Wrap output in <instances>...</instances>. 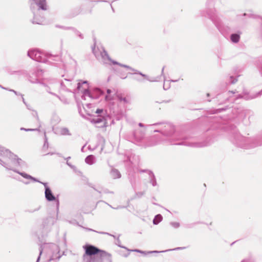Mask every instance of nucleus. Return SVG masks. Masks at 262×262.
<instances>
[{"label": "nucleus", "mask_w": 262, "mask_h": 262, "mask_svg": "<svg viewBox=\"0 0 262 262\" xmlns=\"http://www.w3.org/2000/svg\"><path fill=\"white\" fill-rule=\"evenodd\" d=\"M0 164L7 170H12L21 176L26 179L38 182L37 180L31 176L24 172L16 170L17 167H23L25 166V162L17 156L13 154L10 151L0 145Z\"/></svg>", "instance_id": "obj_1"}, {"label": "nucleus", "mask_w": 262, "mask_h": 262, "mask_svg": "<svg viewBox=\"0 0 262 262\" xmlns=\"http://www.w3.org/2000/svg\"><path fill=\"white\" fill-rule=\"evenodd\" d=\"M61 89L62 90H66L70 92H73L77 90L79 92H81L82 94L81 98L84 101L86 99L92 100L96 98L97 97L102 95V92L99 89H95L94 90V92L96 93L97 96H94L88 90V84L86 81H83L82 83L80 82L77 83L76 82H72L71 80L65 78L63 81H62L60 84Z\"/></svg>", "instance_id": "obj_2"}, {"label": "nucleus", "mask_w": 262, "mask_h": 262, "mask_svg": "<svg viewBox=\"0 0 262 262\" xmlns=\"http://www.w3.org/2000/svg\"><path fill=\"white\" fill-rule=\"evenodd\" d=\"M83 248L85 250L83 255V262H102L105 258L108 262H113L110 254L93 245H85Z\"/></svg>", "instance_id": "obj_3"}, {"label": "nucleus", "mask_w": 262, "mask_h": 262, "mask_svg": "<svg viewBox=\"0 0 262 262\" xmlns=\"http://www.w3.org/2000/svg\"><path fill=\"white\" fill-rule=\"evenodd\" d=\"M93 51L95 56L104 64H111V63H113V64H117L120 67L125 68L127 69L130 70L132 71L135 72V74H139L141 75L142 76L146 78L149 81L153 82L158 81L157 80L149 79L146 75L143 74L142 73L136 70L135 69L132 68L129 66L125 64H122L117 61L112 60L109 57L106 52L103 49H101L99 51H97L95 49H94L93 50Z\"/></svg>", "instance_id": "obj_4"}, {"label": "nucleus", "mask_w": 262, "mask_h": 262, "mask_svg": "<svg viewBox=\"0 0 262 262\" xmlns=\"http://www.w3.org/2000/svg\"><path fill=\"white\" fill-rule=\"evenodd\" d=\"M59 251V248L57 245L53 243H45L40 246L39 254L36 262L39 261L41 255L43 252H45L50 257L48 262L57 260L60 257Z\"/></svg>", "instance_id": "obj_5"}, {"label": "nucleus", "mask_w": 262, "mask_h": 262, "mask_svg": "<svg viewBox=\"0 0 262 262\" xmlns=\"http://www.w3.org/2000/svg\"><path fill=\"white\" fill-rule=\"evenodd\" d=\"M28 55L31 58L39 62H51L53 57L51 55L46 56L44 53L37 49H31L28 52Z\"/></svg>", "instance_id": "obj_6"}, {"label": "nucleus", "mask_w": 262, "mask_h": 262, "mask_svg": "<svg viewBox=\"0 0 262 262\" xmlns=\"http://www.w3.org/2000/svg\"><path fill=\"white\" fill-rule=\"evenodd\" d=\"M146 129H136L133 133L134 139L136 144H140L144 138Z\"/></svg>", "instance_id": "obj_7"}, {"label": "nucleus", "mask_w": 262, "mask_h": 262, "mask_svg": "<svg viewBox=\"0 0 262 262\" xmlns=\"http://www.w3.org/2000/svg\"><path fill=\"white\" fill-rule=\"evenodd\" d=\"M91 122L94 124L97 127H104L107 126L106 118L98 116L91 119Z\"/></svg>", "instance_id": "obj_8"}, {"label": "nucleus", "mask_w": 262, "mask_h": 262, "mask_svg": "<svg viewBox=\"0 0 262 262\" xmlns=\"http://www.w3.org/2000/svg\"><path fill=\"white\" fill-rule=\"evenodd\" d=\"M37 181H38L37 182H39V183H41L43 185V186L45 187V195L46 199L49 202L55 201L56 198L53 195L50 187L48 186V183L41 182L39 181L38 180H37Z\"/></svg>", "instance_id": "obj_9"}, {"label": "nucleus", "mask_w": 262, "mask_h": 262, "mask_svg": "<svg viewBox=\"0 0 262 262\" xmlns=\"http://www.w3.org/2000/svg\"><path fill=\"white\" fill-rule=\"evenodd\" d=\"M165 129L162 132V134L167 137L171 136L174 133V127L170 124H167L164 126Z\"/></svg>", "instance_id": "obj_10"}, {"label": "nucleus", "mask_w": 262, "mask_h": 262, "mask_svg": "<svg viewBox=\"0 0 262 262\" xmlns=\"http://www.w3.org/2000/svg\"><path fill=\"white\" fill-rule=\"evenodd\" d=\"M106 95L105 96V99L107 101H112L114 100L117 97V95L115 90L107 89L106 91Z\"/></svg>", "instance_id": "obj_11"}, {"label": "nucleus", "mask_w": 262, "mask_h": 262, "mask_svg": "<svg viewBox=\"0 0 262 262\" xmlns=\"http://www.w3.org/2000/svg\"><path fill=\"white\" fill-rule=\"evenodd\" d=\"M160 143V141L156 137H152L148 139L147 142L144 145V146H152L156 145Z\"/></svg>", "instance_id": "obj_12"}, {"label": "nucleus", "mask_w": 262, "mask_h": 262, "mask_svg": "<svg viewBox=\"0 0 262 262\" xmlns=\"http://www.w3.org/2000/svg\"><path fill=\"white\" fill-rule=\"evenodd\" d=\"M54 132L60 135H70V133L69 129L66 127H59L54 130Z\"/></svg>", "instance_id": "obj_13"}, {"label": "nucleus", "mask_w": 262, "mask_h": 262, "mask_svg": "<svg viewBox=\"0 0 262 262\" xmlns=\"http://www.w3.org/2000/svg\"><path fill=\"white\" fill-rule=\"evenodd\" d=\"M118 99L120 102H122L123 104H128L130 103L131 99L129 96H124L122 95H117Z\"/></svg>", "instance_id": "obj_14"}, {"label": "nucleus", "mask_w": 262, "mask_h": 262, "mask_svg": "<svg viewBox=\"0 0 262 262\" xmlns=\"http://www.w3.org/2000/svg\"><path fill=\"white\" fill-rule=\"evenodd\" d=\"M35 4L38 6L39 9L42 10H46L47 6L46 4V0H34Z\"/></svg>", "instance_id": "obj_15"}, {"label": "nucleus", "mask_w": 262, "mask_h": 262, "mask_svg": "<svg viewBox=\"0 0 262 262\" xmlns=\"http://www.w3.org/2000/svg\"><path fill=\"white\" fill-rule=\"evenodd\" d=\"M82 105H83V107L84 110H85L86 112H87L88 114L90 115L91 113H92L94 111L93 110H86V107L88 109H90L92 107V104L91 103H86L85 102H82Z\"/></svg>", "instance_id": "obj_16"}, {"label": "nucleus", "mask_w": 262, "mask_h": 262, "mask_svg": "<svg viewBox=\"0 0 262 262\" xmlns=\"http://www.w3.org/2000/svg\"><path fill=\"white\" fill-rule=\"evenodd\" d=\"M85 162L89 165H92L96 162V158L93 155H89L85 158Z\"/></svg>", "instance_id": "obj_17"}, {"label": "nucleus", "mask_w": 262, "mask_h": 262, "mask_svg": "<svg viewBox=\"0 0 262 262\" xmlns=\"http://www.w3.org/2000/svg\"><path fill=\"white\" fill-rule=\"evenodd\" d=\"M111 176L113 179H118L121 177L120 172L116 169H112L111 171Z\"/></svg>", "instance_id": "obj_18"}, {"label": "nucleus", "mask_w": 262, "mask_h": 262, "mask_svg": "<svg viewBox=\"0 0 262 262\" xmlns=\"http://www.w3.org/2000/svg\"><path fill=\"white\" fill-rule=\"evenodd\" d=\"M59 83H54V84H50V85L48 86V89H47V91L51 93V94H53V93L52 92H51V90L52 91H55L56 90L57 88H58L59 87Z\"/></svg>", "instance_id": "obj_19"}, {"label": "nucleus", "mask_w": 262, "mask_h": 262, "mask_svg": "<svg viewBox=\"0 0 262 262\" xmlns=\"http://www.w3.org/2000/svg\"><path fill=\"white\" fill-rule=\"evenodd\" d=\"M43 18L42 17H37V16L35 15L33 19L32 23L33 24H43Z\"/></svg>", "instance_id": "obj_20"}, {"label": "nucleus", "mask_w": 262, "mask_h": 262, "mask_svg": "<svg viewBox=\"0 0 262 262\" xmlns=\"http://www.w3.org/2000/svg\"><path fill=\"white\" fill-rule=\"evenodd\" d=\"M240 38V36L237 34H233L231 35V40L232 42L236 43L238 42Z\"/></svg>", "instance_id": "obj_21"}, {"label": "nucleus", "mask_w": 262, "mask_h": 262, "mask_svg": "<svg viewBox=\"0 0 262 262\" xmlns=\"http://www.w3.org/2000/svg\"><path fill=\"white\" fill-rule=\"evenodd\" d=\"M164 68H165V67H163L162 69V71H161V75L163 76L164 78V84H163V88L164 90H167L169 89V85L167 83V82L168 81H166L165 79V75L164 74Z\"/></svg>", "instance_id": "obj_22"}, {"label": "nucleus", "mask_w": 262, "mask_h": 262, "mask_svg": "<svg viewBox=\"0 0 262 262\" xmlns=\"http://www.w3.org/2000/svg\"><path fill=\"white\" fill-rule=\"evenodd\" d=\"M162 220V216L161 214H158L157 215L154 220H153V223L155 225H157L159 224Z\"/></svg>", "instance_id": "obj_23"}, {"label": "nucleus", "mask_w": 262, "mask_h": 262, "mask_svg": "<svg viewBox=\"0 0 262 262\" xmlns=\"http://www.w3.org/2000/svg\"><path fill=\"white\" fill-rule=\"evenodd\" d=\"M170 225L174 228H178L180 226V224L178 222H171Z\"/></svg>", "instance_id": "obj_24"}, {"label": "nucleus", "mask_w": 262, "mask_h": 262, "mask_svg": "<svg viewBox=\"0 0 262 262\" xmlns=\"http://www.w3.org/2000/svg\"><path fill=\"white\" fill-rule=\"evenodd\" d=\"M230 79L231 80L230 81V83H234L235 82H236L237 81V79L236 78H234V77L233 76H230Z\"/></svg>", "instance_id": "obj_25"}, {"label": "nucleus", "mask_w": 262, "mask_h": 262, "mask_svg": "<svg viewBox=\"0 0 262 262\" xmlns=\"http://www.w3.org/2000/svg\"><path fill=\"white\" fill-rule=\"evenodd\" d=\"M51 220V218H47L46 220H45L43 222V225L45 226L47 224H48L49 222H50Z\"/></svg>", "instance_id": "obj_26"}, {"label": "nucleus", "mask_w": 262, "mask_h": 262, "mask_svg": "<svg viewBox=\"0 0 262 262\" xmlns=\"http://www.w3.org/2000/svg\"><path fill=\"white\" fill-rule=\"evenodd\" d=\"M186 145L190 146H192V147H199V146H200L199 144H198V143H194L186 144Z\"/></svg>", "instance_id": "obj_27"}, {"label": "nucleus", "mask_w": 262, "mask_h": 262, "mask_svg": "<svg viewBox=\"0 0 262 262\" xmlns=\"http://www.w3.org/2000/svg\"><path fill=\"white\" fill-rule=\"evenodd\" d=\"M20 130L25 131H34L37 130V129L25 128L24 127H21L20 128Z\"/></svg>", "instance_id": "obj_28"}, {"label": "nucleus", "mask_w": 262, "mask_h": 262, "mask_svg": "<svg viewBox=\"0 0 262 262\" xmlns=\"http://www.w3.org/2000/svg\"><path fill=\"white\" fill-rule=\"evenodd\" d=\"M103 112L102 109H97L96 111L95 112L96 113L99 114Z\"/></svg>", "instance_id": "obj_29"}, {"label": "nucleus", "mask_w": 262, "mask_h": 262, "mask_svg": "<svg viewBox=\"0 0 262 262\" xmlns=\"http://www.w3.org/2000/svg\"><path fill=\"white\" fill-rule=\"evenodd\" d=\"M151 182L152 183V186H155L156 185V182L155 181V180H151Z\"/></svg>", "instance_id": "obj_30"}, {"label": "nucleus", "mask_w": 262, "mask_h": 262, "mask_svg": "<svg viewBox=\"0 0 262 262\" xmlns=\"http://www.w3.org/2000/svg\"><path fill=\"white\" fill-rule=\"evenodd\" d=\"M48 145V143H47V138L45 136V144H44V146H45L46 145Z\"/></svg>", "instance_id": "obj_31"}, {"label": "nucleus", "mask_w": 262, "mask_h": 262, "mask_svg": "<svg viewBox=\"0 0 262 262\" xmlns=\"http://www.w3.org/2000/svg\"><path fill=\"white\" fill-rule=\"evenodd\" d=\"M120 77H121V78L124 79L126 77V76L125 75H120Z\"/></svg>", "instance_id": "obj_32"}, {"label": "nucleus", "mask_w": 262, "mask_h": 262, "mask_svg": "<svg viewBox=\"0 0 262 262\" xmlns=\"http://www.w3.org/2000/svg\"><path fill=\"white\" fill-rule=\"evenodd\" d=\"M133 251H136V252H140V253H143V251H140V250H133Z\"/></svg>", "instance_id": "obj_33"}, {"label": "nucleus", "mask_w": 262, "mask_h": 262, "mask_svg": "<svg viewBox=\"0 0 262 262\" xmlns=\"http://www.w3.org/2000/svg\"><path fill=\"white\" fill-rule=\"evenodd\" d=\"M139 126L140 127H144V125L142 123H140L139 124Z\"/></svg>", "instance_id": "obj_34"}, {"label": "nucleus", "mask_w": 262, "mask_h": 262, "mask_svg": "<svg viewBox=\"0 0 262 262\" xmlns=\"http://www.w3.org/2000/svg\"><path fill=\"white\" fill-rule=\"evenodd\" d=\"M242 262H251L250 260L248 259H245L243 260Z\"/></svg>", "instance_id": "obj_35"}, {"label": "nucleus", "mask_w": 262, "mask_h": 262, "mask_svg": "<svg viewBox=\"0 0 262 262\" xmlns=\"http://www.w3.org/2000/svg\"><path fill=\"white\" fill-rule=\"evenodd\" d=\"M183 249H184V247H178V248H177L174 249V250Z\"/></svg>", "instance_id": "obj_36"}, {"label": "nucleus", "mask_w": 262, "mask_h": 262, "mask_svg": "<svg viewBox=\"0 0 262 262\" xmlns=\"http://www.w3.org/2000/svg\"><path fill=\"white\" fill-rule=\"evenodd\" d=\"M67 164H68L69 166H70V167H72V168L73 167V166H72V165H71V164H70V163H69L68 161H67Z\"/></svg>", "instance_id": "obj_37"}, {"label": "nucleus", "mask_w": 262, "mask_h": 262, "mask_svg": "<svg viewBox=\"0 0 262 262\" xmlns=\"http://www.w3.org/2000/svg\"><path fill=\"white\" fill-rule=\"evenodd\" d=\"M67 164H68L69 166H70V167H72V168L73 167V166H72V165H71V164H70V163H69L68 161H67Z\"/></svg>", "instance_id": "obj_38"}, {"label": "nucleus", "mask_w": 262, "mask_h": 262, "mask_svg": "<svg viewBox=\"0 0 262 262\" xmlns=\"http://www.w3.org/2000/svg\"><path fill=\"white\" fill-rule=\"evenodd\" d=\"M10 91H12L13 92H14L15 94H17V92L16 91H15L14 90H10Z\"/></svg>", "instance_id": "obj_39"}, {"label": "nucleus", "mask_w": 262, "mask_h": 262, "mask_svg": "<svg viewBox=\"0 0 262 262\" xmlns=\"http://www.w3.org/2000/svg\"><path fill=\"white\" fill-rule=\"evenodd\" d=\"M56 201H57V206H58V205H59V201L58 200H57Z\"/></svg>", "instance_id": "obj_40"}, {"label": "nucleus", "mask_w": 262, "mask_h": 262, "mask_svg": "<svg viewBox=\"0 0 262 262\" xmlns=\"http://www.w3.org/2000/svg\"><path fill=\"white\" fill-rule=\"evenodd\" d=\"M155 132H160V130H154Z\"/></svg>", "instance_id": "obj_41"}, {"label": "nucleus", "mask_w": 262, "mask_h": 262, "mask_svg": "<svg viewBox=\"0 0 262 262\" xmlns=\"http://www.w3.org/2000/svg\"><path fill=\"white\" fill-rule=\"evenodd\" d=\"M230 93H233V94H235L236 92H233V91H231V92H230Z\"/></svg>", "instance_id": "obj_42"}, {"label": "nucleus", "mask_w": 262, "mask_h": 262, "mask_svg": "<svg viewBox=\"0 0 262 262\" xmlns=\"http://www.w3.org/2000/svg\"><path fill=\"white\" fill-rule=\"evenodd\" d=\"M31 9L33 10V4H31Z\"/></svg>", "instance_id": "obj_43"}, {"label": "nucleus", "mask_w": 262, "mask_h": 262, "mask_svg": "<svg viewBox=\"0 0 262 262\" xmlns=\"http://www.w3.org/2000/svg\"><path fill=\"white\" fill-rule=\"evenodd\" d=\"M100 233H101V234H107V233H105V232H100Z\"/></svg>", "instance_id": "obj_44"}, {"label": "nucleus", "mask_w": 262, "mask_h": 262, "mask_svg": "<svg viewBox=\"0 0 262 262\" xmlns=\"http://www.w3.org/2000/svg\"><path fill=\"white\" fill-rule=\"evenodd\" d=\"M24 183L26 184H29V182H24Z\"/></svg>", "instance_id": "obj_45"}, {"label": "nucleus", "mask_w": 262, "mask_h": 262, "mask_svg": "<svg viewBox=\"0 0 262 262\" xmlns=\"http://www.w3.org/2000/svg\"><path fill=\"white\" fill-rule=\"evenodd\" d=\"M79 36L81 38H82V37L81 36V34H79Z\"/></svg>", "instance_id": "obj_46"}, {"label": "nucleus", "mask_w": 262, "mask_h": 262, "mask_svg": "<svg viewBox=\"0 0 262 262\" xmlns=\"http://www.w3.org/2000/svg\"><path fill=\"white\" fill-rule=\"evenodd\" d=\"M63 102H64V103H66V102H67V100H65V101H64Z\"/></svg>", "instance_id": "obj_47"}, {"label": "nucleus", "mask_w": 262, "mask_h": 262, "mask_svg": "<svg viewBox=\"0 0 262 262\" xmlns=\"http://www.w3.org/2000/svg\"><path fill=\"white\" fill-rule=\"evenodd\" d=\"M83 148H84V146H83V147H82V149H81V150H82Z\"/></svg>", "instance_id": "obj_48"}, {"label": "nucleus", "mask_w": 262, "mask_h": 262, "mask_svg": "<svg viewBox=\"0 0 262 262\" xmlns=\"http://www.w3.org/2000/svg\"><path fill=\"white\" fill-rule=\"evenodd\" d=\"M172 82H173L174 81V80H171ZM175 81H177V80H176Z\"/></svg>", "instance_id": "obj_49"}, {"label": "nucleus", "mask_w": 262, "mask_h": 262, "mask_svg": "<svg viewBox=\"0 0 262 262\" xmlns=\"http://www.w3.org/2000/svg\"><path fill=\"white\" fill-rule=\"evenodd\" d=\"M0 87H1V86L0 85Z\"/></svg>", "instance_id": "obj_50"}]
</instances>
